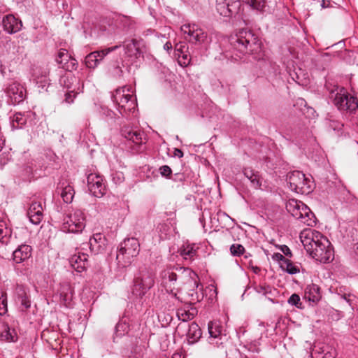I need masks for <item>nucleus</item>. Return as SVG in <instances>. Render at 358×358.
Returning a JSON list of instances; mask_svg holds the SVG:
<instances>
[{"instance_id":"obj_1","label":"nucleus","mask_w":358,"mask_h":358,"mask_svg":"<svg viewBox=\"0 0 358 358\" xmlns=\"http://www.w3.org/2000/svg\"><path fill=\"white\" fill-rule=\"evenodd\" d=\"M178 273L172 268L162 271V285L167 293L173 297L180 301L178 296V292L181 285H189V287H197V275L195 272L187 268H176Z\"/></svg>"},{"instance_id":"obj_2","label":"nucleus","mask_w":358,"mask_h":358,"mask_svg":"<svg viewBox=\"0 0 358 358\" xmlns=\"http://www.w3.org/2000/svg\"><path fill=\"white\" fill-rule=\"evenodd\" d=\"M326 87L329 92V99L338 110L349 113H354L357 110V99L350 94L346 89L329 83H327Z\"/></svg>"},{"instance_id":"obj_3","label":"nucleus","mask_w":358,"mask_h":358,"mask_svg":"<svg viewBox=\"0 0 358 358\" xmlns=\"http://www.w3.org/2000/svg\"><path fill=\"white\" fill-rule=\"evenodd\" d=\"M230 43L233 49L240 53L236 54L240 59L241 55L257 52L261 49L257 37L247 29H242L235 36L231 37Z\"/></svg>"},{"instance_id":"obj_4","label":"nucleus","mask_w":358,"mask_h":358,"mask_svg":"<svg viewBox=\"0 0 358 358\" xmlns=\"http://www.w3.org/2000/svg\"><path fill=\"white\" fill-rule=\"evenodd\" d=\"M123 48V55L122 56V63L126 66L135 65L136 66L143 59V53L145 50V43L142 39H128L125 40L122 45H118Z\"/></svg>"},{"instance_id":"obj_5","label":"nucleus","mask_w":358,"mask_h":358,"mask_svg":"<svg viewBox=\"0 0 358 358\" xmlns=\"http://www.w3.org/2000/svg\"><path fill=\"white\" fill-rule=\"evenodd\" d=\"M133 93L132 87L124 86L117 88L112 95L113 101L117 105V110L122 116L127 115L128 113H134L136 108V98Z\"/></svg>"},{"instance_id":"obj_6","label":"nucleus","mask_w":358,"mask_h":358,"mask_svg":"<svg viewBox=\"0 0 358 358\" xmlns=\"http://www.w3.org/2000/svg\"><path fill=\"white\" fill-rule=\"evenodd\" d=\"M85 223L84 212L80 209L73 210L64 216L61 229L66 233H80L85 229Z\"/></svg>"},{"instance_id":"obj_7","label":"nucleus","mask_w":358,"mask_h":358,"mask_svg":"<svg viewBox=\"0 0 358 358\" xmlns=\"http://www.w3.org/2000/svg\"><path fill=\"white\" fill-rule=\"evenodd\" d=\"M140 244L135 238L124 240L120 245L116 259L119 265L125 267L130 264L133 258L139 252Z\"/></svg>"},{"instance_id":"obj_8","label":"nucleus","mask_w":358,"mask_h":358,"mask_svg":"<svg viewBox=\"0 0 358 358\" xmlns=\"http://www.w3.org/2000/svg\"><path fill=\"white\" fill-rule=\"evenodd\" d=\"M154 284L153 274L146 269L142 270L134 279L132 294L137 299H142L153 287Z\"/></svg>"},{"instance_id":"obj_9","label":"nucleus","mask_w":358,"mask_h":358,"mask_svg":"<svg viewBox=\"0 0 358 358\" xmlns=\"http://www.w3.org/2000/svg\"><path fill=\"white\" fill-rule=\"evenodd\" d=\"M287 180L290 189L296 193L308 194L313 190V182L311 178L306 177L301 171H294L290 173Z\"/></svg>"},{"instance_id":"obj_10","label":"nucleus","mask_w":358,"mask_h":358,"mask_svg":"<svg viewBox=\"0 0 358 358\" xmlns=\"http://www.w3.org/2000/svg\"><path fill=\"white\" fill-rule=\"evenodd\" d=\"M289 211L292 216L301 223L313 227L316 223V217L310 208L301 201H295L294 203H289Z\"/></svg>"},{"instance_id":"obj_11","label":"nucleus","mask_w":358,"mask_h":358,"mask_svg":"<svg viewBox=\"0 0 358 358\" xmlns=\"http://www.w3.org/2000/svg\"><path fill=\"white\" fill-rule=\"evenodd\" d=\"M323 241L317 244L312 251H309L308 254L316 261L322 263H327L334 259V251L331 248V243L326 238L322 239Z\"/></svg>"},{"instance_id":"obj_12","label":"nucleus","mask_w":358,"mask_h":358,"mask_svg":"<svg viewBox=\"0 0 358 358\" xmlns=\"http://www.w3.org/2000/svg\"><path fill=\"white\" fill-rule=\"evenodd\" d=\"M327 237L320 231L310 228L305 229L300 233L301 241L307 253L309 251H312L317 244L323 241L322 239H325Z\"/></svg>"},{"instance_id":"obj_13","label":"nucleus","mask_w":358,"mask_h":358,"mask_svg":"<svg viewBox=\"0 0 358 358\" xmlns=\"http://www.w3.org/2000/svg\"><path fill=\"white\" fill-rule=\"evenodd\" d=\"M60 83L68 90L65 94L66 102L68 103H73V99L76 97V94L81 91L80 80L69 73L62 77L60 80Z\"/></svg>"},{"instance_id":"obj_14","label":"nucleus","mask_w":358,"mask_h":358,"mask_svg":"<svg viewBox=\"0 0 358 358\" xmlns=\"http://www.w3.org/2000/svg\"><path fill=\"white\" fill-rule=\"evenodd\" d=\"M87 187L90 193L98 198L106 193V185L102 176L92 173L87 176Z\"/></svg>"},{"instance_id":"obj_15","label":"nucleus","mask_w":358,"mask_h":358,"mask_svg":"<svg viewBox=\"0 0 358 358\" xmlns=\"http://www.w3.org/2000/svg\"><path fill=\"white\" fill-rule=\"evenodd\" d=\"M209 344L219 347L227 340L226 334L223 327L217 322H210L208 325Z\"/></svg>"},{"instance_id":"obj_16","label":"nucleus","mask_w":358,"mask_h":358,"mask_svg":"<svg viewBox=\"0 0 358 358\" xmlns=\"http://www.w3.org/2000/svg\"><path fill=\"white\" fill-rule=\"evenodd\" d=\"M49 69L45 66H35L33 69V79L39 89V92L46 91L49 85L48 78Z\"/></svg>"},{"instance_id":"obj_17","label":"nucleus","mask_w":358,"mask_h":358,"mask_svg":"<svg viewBox=\"0 0 358 358\" xmlns=\"http://www.w3.org/2000/svg\"><path fill=\"white\" fill-rule=\"evenodd\" d=\"M14 300L20 305L22 311L27 310L31 306L29 289L22 285H17L14 292Z\"/></svg>"},{"instance_id":"obj_18","label":"nucleus","mask_w":358,"mask_h":358,"mask_svg":"<svg viewBox=\"0 0 358 358\" xmlns=\"http://www.w3.org/2000/svg\"><path fill=\"white\" fill-rule=\"evenodd\" d=\"M180 30L189 37V41L202 42L206 37V33L199 27V24H183Z\"/></svg>"},{"instance_id":"obj_19","label":"nucleus","mask_w":358,"mask_h":358,"mask_svg":"<svg viewBox=\"0 0 358 358\" xmlns=\"http://www.w3.org/2000/svg\"><path fill=\"white\" fill-rule=\"evenodd\" d=\"M117 48H119V46L115 45L101 50L94 51L90 53L85 57L86 66L88 68H95L99 62L104 58V57H106L110 52L115 51Z\"/></svg>"},{"instance_id":"obj_20","label":"nucleus","mask_w":358,"mask_h":358,"mask_svg":"<svg viewBox=\"0 0 358 358\" xmlns=\"http://www.w3.org/2000/svg\"><path fill=\"white\" fill-rule=\"evenodd\" d=\"M56 62L61 68L68 71L75 70L78 64L76 60L72 58L65 49L59 50L56 57Z\"/></svg>"},{"instance_id":"obj_21","label":"nucleus","mask_w":358,"mask_h":358,"mask_svg":"<svg viewBox=\"0 0 358 358\" xmlns=\"http://www.w3.org/2000/svg\"><path fill=\"white\" fill-rule=\"evenodd\" d=\"M121 134L127 140L137 145H141L145 143V134L139 130L134 129L129 127H124L121 129Z\"/></svg>"},{"instance_id":"obj_22","label":"nucleus","mask_w":358,"mask_h":358,"mask_svg":"<svg viewBox=\"0 0 358 358\" xmlns=\"http://www.w3.org/2000/svg\"><path fill=\"white\" fill-rule=\"evenodd\" d=\"M27 216L32 224H39L43 218V208L41 203L32 202L27 210Z\"/></svg>"},{"instance_id":"obj_23","label":"nucleus","mask_w":358,"mask_h":358,"mask_svg":"<svg viewBox=\"0 0 358 358\" xmlns=\"http://www.w3.org/2000/svg\"><path fill=\"white\" fill-rule=\"evenodd\" d=\"M25 90L24 87L17 83H13L9 85L7 90V94L11 99L13 103H19L24 99Z\"/></svg>"},{"instance_id":"obj_24","label":"nucleus","mask_w":358,"mask_h":358,"mask_svg":"<svg viewBox=\"0 0 358 358\" xmlns=\"http://www.w3.org/2000/svg\"><path fill=\"white\" fill-rule=\"evenodd\" d=\"M315 358H336V350L331 345L320 343L315 346L313 350Z\"/></svg>"},{"instance_id":"obj_25","label":"nucleus","mask_w":358,"mask_h":358,"mask_svg":"<svg viewBox=\"0 0 358 358\" xmlns=\"http://www.w3.org/2000/svg\"><path fill=\"white\" fill-rule=\"evenodd\" d=\"M18 336L14 329H11L7 323L0 326V341L6 343H15Z\"/></svg>"},{"instance_id":"obj_26","label":"nucleus","mask_w":358,"mask_h":358,"mask_svg":"<svg viewBox=\"0 0 358 358\" xmlns=\"http://www.w3.org/2000/svg\"><path fill=\"white\" fill-rule=\"evenodd\" d=\"M71 266L78 272L83 271L87 264V257L84 253L75 254L69 259Z\"/></svg>"},{"instance_id":"obj_27","label":"nucleus","mask_w":358,"mask_h":358,"mask_svg":"<svg viewBox=\"0 0 358 358\" xmlns=\"http://www.w3.org/2000/svg\"><path fill=\"white\" fill-rule=\"evenodd\" d=\"M31 246L28 245L22 244L20 245L13 252V260L17 264H20L28 259L31 255Z\"/></svg>"},{"instance_id":"obj_28","label":"nucleus","mask_w":358,"mask_h":358,"mask_svg":"<svg viewBox=\"0 0 358 358\" xmlns=\"http://www.w3.org/2000/svg\"><path fill=\"white\" fill-rule=\"evenodd\" d=\"M60 299L66 307H71L73 298V289L69 283L65 282L61 285L59 289Z\"/></svg>"},{"instance_id":"obj_29","label":"nucleus","mask_w":358,"mask_h":358,"mask_svg":"<svg viewBox=\"0 0 358 358\" xmlns=\"http://www.w3.org/2000/svg\"><path fill=\"white\" fill-rule=\"evenodd\" d=\"M201 330L199 325L195 322H192L189 325V329L187 333V340L189 344L196 343L201 336Z\"/></svg>"},{"instance_id":"obj_30","label":"nucleus","mask_w":358,"mask_h":358,"mask_svg":"<svg viewBox=\"0 0 358 358\" xmlns=\"http://www.w3.org/2000/svg\"><path fill=\"white\" fill-rule=\"evenodd\" d=\"M104 242L105 239L103 236L100 233L96 234L90 238V248L94 252H99L103 249Z\"/></svg>"},{"instance_id":"obj_31","label":"nucleus","mask_w":358,"mask_h":358,"mask_svg":"<svg viewBox=\"0 0 358 358\" xmlns=\"http://www.w3.org/2000/svg\"><path fill=\"white\" fill-rule=\"evenodd\" d=\"M195 244H186L183 245L179 250L178 253L185 260H192L196 254V249Z\"/></svg>"},{"instance_id":"obj_32","label":"nucleus","mask_w":358,"mask_h":358,"mask_svg":"<svg viewBox=\"0 0 358 358\" xmlns=\"http://www.w3.org/2000/svg\"><path fill=\"white\" fill-rule=\"evenodd\" d=\"M243 174L250 181L251 185L254 188H260L262 180L257 172L254 171L250 168H245L243 170Z\"/></svg>"},{"instance_id":"obj_33","label":"nucleus","mask_w":358,"mask_h":358,"mask_svg":"<svg viewBox=\"0 0 358 358\" xmlns=\"http://www.w3.org/2000/svg\"><path fill=\"white\" fill-rule=\"evenodd\" d=\"M305 294L306 297L313 302L318 301L321 298L320 289L315 284L308 285L306 288Z\"/></svg>"},{"instance_id":"obj_34","label":"nucleus","mask_w":358,"mask_h":358,"mask_svg":"<svg viewBox=\"0 0 358 358\" xmlns=\"http://www.w3.org/2000/svg\"><path fill=\"white\" fill-rule=\"evenodd\" d=\"M185 48V45L183 44H177L176 45V50L178 52L177 53L178 61L179 64L182 66H188L191 62L189 55L183 50V48Z\"/></svg>"},{"instance_id":"obj_35","label":"nucleus","mask_w":358,"mask_h":358,"mask_svg":"<svg viewBox=\"0 0 358 358\" xmlns=\"http://www.w3.org/2000/svg\"><path fill=\"white\" fill-rule=\"evenodd\" d=\"M197 310L195 308H190L188 309L186 308H180L177 311V316L179 320L182 322H187L192 320L196 315Z\"/></svg>"},{"instance_id":"obj_36","label":"nucleus","mask_w":358,"mask_h":358,"mask_svg":"<svg viewBox=\"0 0 358 358\" xmlns=\"http://www.w3.org/2000/svg\"><path fill=\"white\" fill-rule=\"evenodd\" d=\"M187 288L189 289V292L187 293L188 299L187 301L190 303H195L196 302H199L203 298V294L202 292H199L197 289L199 287V282H197V287H189V285H186Z\"/></svg>"},{"instance_id":"obj_37","label":"nucleus","mask_w":358,"mask_h":358,"mask_svg":"<svg viewBox=\"0 0 358 358\" xmlns=\"http://www.w3.org/2000/svg\"><path fill=\"white\" fill-rule=\"evenodd\" d=\"M282 270L286 271L287 273L294 275L300 272V264H294L289 259L282 262L280 266Z\"/></svg>"},{"instance_id":"obj_38","label":"nucleus","mask_w":358,"mask_h":358,"mask_svg":"<svg viewBox=\"0 0 358 358\" xmlns=\"http://www.w3.org/2000/svg\"><path fill=\"white\" fill-rule=\"evenodd\" d=\"M336 294L340 296L341 299L346 301V302L351 306L352 301L355 298V296L350 293L346 287L341 286L339 287H337L336 289Z\"/></svg>"},{"instance_id":"obj_39","label":"nucleus","mask_w":358,"mask_h":358,"mask_svg":"<svg viewBox=\"0 0 358 358\" xmlns=\"http://www.w3.org/2000/svg\"><path fill=\"white\" fill-rule=\"evenodd\" d=\"M75 191L72 186L68 185L62 188L61 192V196L63 201L66 203L72 202L74 197Z\"/></svg>"},{"instance_id":"obj_40","label":"nucleus","mask_w":358,"mask_h":358,"mask_svg":"<svg viewBox=\"0 0 358 358\" xmlns=\"http://www.w3.org/2000/svg\"><path fill=\"white\" fill-rule=\"evenodd\" d=\"M99 113L106 118V120H113L119 117L117 114H116L111 109L108 108L107 106H101L99 108Z\"/></svg>"},{"instance_id":"obj_41","label":"nucleus","mask_w":358,"mask_h":358,"mask_svg":"<svg viewBox=\"0 0 358 358\" xmlns=\"http://www.w3.org/2000/svg\"><path fill=\"white\" fill-rule=\"evenodd\" d=\"M10 233V231L7 228L5 222L0 220V242L2 243H7Z\"/></svg>"},{"instance_id":"obj_42","label":"nucleus","mask_w":358,"mask_h":358,"mask_svg":"<svg viewBox=\"0 0 358 358\" xmlns=\"http://www.w3.org/2000/svg\"><path fill=\"white\" fill-rule=\"evenodd\" d=\"M26 123V118L21 113H15L12 118V126L14 129L21 128Z\"/></svg>"},{"instance_id":"obj_43","label":"nucleus","mask_w":358,"mask_h":358,"mask_svg":"<svg viewBox=\"0 0 358 358\" xmlns=\"http://www.w3.org/2000/svg\"><path fill=\"white\" fill-rule=\"evenodd\" d=\"M3 30L8 34H14L20 31L22 24H0Z\"/></svg>"},{"instance_id":"obj_44","label":"nucleus","mask_w":358,"mask_h":358,"mask_svg":"<svg viewBox=\"0 0 358 358\" xmlns=\"http://www.w3.org/2000/svg\"><path fill=\"white\" fill-rule=\"evenodd\" d=\"M8 311L6 294L0 292V315H3Z\"/></svg>"},{"instance_id":"obj_45","label":"nucleus","mask_w":358,"mask_h":358,"mask_svg":"<svg viewBox=\"0 0 358 358\" xmlns=\"http://www.w3.org/2000/svg\"><path fill=\"white\" fill-rule=\"evenodd\" d=\"M230 252L234 256H241L244 253L245 248L241 244H233L230 247Z\"/></svg>"},{"instance_id":"obj_46","label":"nucleus","mask_w":358,"mask_h":358,"mask_svg":"<svg viewBox=\"0 0 358 358\" xmlns=\"http://www.w3.org/2000/svg\"><path fill=\"white\" fill-rule=\"evenodd\" d=\"M243 1L250 5L252 8L256 10H262L264 6L263 0H243Z\"/></svg>"},{"instance_id":"obj_47","label":"nucleus","mask_w":358,"mask_h":358,"mask_svg":"<svg viewBox=\"0 0 358 358\" xmlns=\"http://www.w3.org/2000/svg\"><path fill=\"white\" fill-rule=\"evenodd\" d=\"M288 303L292 306H295L296 307L301 308V302L300 297L296 294H293L288 299Z\"/></svg>"},{"instance_id":"obj_48","label":"nucleus","mask_w":358,"mask_h":358,"mask_svg":"<svg viewBox=\"0 0 358 358\" xmlns=\"http://www.w3.org/2000/svg\"><path fill=\"white\" fill-rule=\"evenodd\" d=\"M112 180L115 184H120L124 180V176L122 172L115 171L111 174Z\"/></svg>"},{"instance_id":"obj_49","label":"nucleus","mask_w":358,"mask_h":358,"mask_svg":"<svg viewBox=\"0 0 358 358\" xmlns=\"http://www.w3.org/2000/svg\"><path fill=\"white\" fill-rule=\"evenodd\" d=\"M127 327L124 323H117L115 327V335L116 336H121L124 334V331H126V329Z\"/></svg>"},{"instance_id":"obj_50","label":"nucleus","mask_w":358,"mask_h":358,"mask_svg":"<svg viewBox=\"0 0 358 358\" xmlns=\"http://www.w3.org/2000/svg\"><path fill=\"white\" fill-rule=\"evenodd\" d=\"M160 174L165 178H169L172 173L171 169L167 166L164 165L159 168Z\"/></svg>"},{"instance_id":"obj_51","label":"nucleus","mask_w":358,"mask_h":358,"mask_svg":"<svg viewBox=\"0 0 358 358\" xmlns=\"http://www.w3.org/2000/svg\"><path fill=\"white\" fill-rule=\"evenodd\" d=\"M217 10H220L222 8H227L228 11H231L229 8V2L228 0H216Z\"/></svg>"},{"instance_id":"obj_52","label":"nucleus","mask_w":358,"mask_h":358,"mask_svg":"<svg viewBox=\"0 0 358 358\" xmlns=\"http://www.w3.org/2000/svg\"><path fill=\"white\" fill-rule=\"evenodd\" d=\"M2 22H22V21L13 15H6L3 17Z\"/></svg>"},{"instance_id":"obj_53","label":"nucleus","mask_w":358,"mask_h":358,"mask_svg":"<svg viewBox=\"0 0 358 358\" xmlns=\"http://www.w3.org/2000/svg\"><path fill=\"white\" fill-rule=\"evenodd\" d=\"M273 259L278 262L280 266L282 265V262L287 259L280 253H275L273 255Z\"/></svg>"},{"instance_id":"obj_54","label":"nucleus","mask_w":358,"mask_h":358,"mask_svg":"<svg viewBox=\"0 0 358 358\" xmlns=\"http://www.w3.org/2000/svg\"><path fill=\"white\" fill-rule=\"evenodd\" d=\"M280 250L282 252V253L287 257H292V252L288 246L285 245H280Z\"/></svg>"},{"instance_id":"obj_55","label":"nucleus","mask_w":358,"mask_h":358,"mask_svg":"<svg viewBox=\"0 0 358 358\" xmlns=\"http://www.w3.org/2000/svg\"><path fill=\"white\" fill-rule=\"evenodd\" d=\"M122 70L120 67L116 66L114 68L112 74L114 77H121L122 76Z\"/></svg>"},{"instance_id":"obj_56","label":"nucleus","mask_w":358,"mask_h":358,"mask_svg":"<svg viewBox=\"0 0 358 358\" xmlns=\"http://www.w3.org/2000/svg\"><path fill=\"white\" fill-rule=\"evenodd\" d=\"M174 155L178 158H181L183 157V152L181 150L176 148L174 150Z\"/></svg>"},{"instance_id":"obj_57","label":"nucleus","mask_w":358,"mask_h":358,"mask_svg":"<svg viewBox=\"0 0 358 358\" xmlns=\"http://www.w3.org/2000/svg\"><path fill=\"white\" fill-rule=\"evenodd\" d=\"M330 5H331V2H330V1H329V0H322V4H321V6H322V7L323 8H328V7H329V6H330Z\"/></svg>"},{"instance_id":"obj_58","label":"nucleus","mask_w":358,"mask_h":358,"mask_svg":"<svg viewBox=\"0 0 358 358\" xmlns=\"http://www.w3.org/2000/svg\"><path fill=\"white\" fill-rule=\"evenodd\" d=\"M164 48L166 50L169 51V50H171V49L172 48V45H171V43L170 42H167V43H166L164 44Z\"/></svg>"},{"instance_id":"obj_59","label":"nucleus","mask_w":358,"mask_h":358,"mask_svg":"<svg viewBox=\"0 0 358 358\" xmlns=\"http://www.w3.org/2000/svg\"><path fill=\"white\" fill-rule=\"evenodd\" d=\"M171 358H184V357L182 356V355H180L179 353H175L173 355Z\"/></svg>"},{"instance_id":"obj_60","label":"nucleus","mask_w":358,"mask_h":358,"mask_svg":"<svg viewBox=\"0 0 358 358\" xmlns=\"http://www.w3.org/2000/svg\"><path fill=\"white\" fill-rule=\"evenodd\" d=\"M210 290L213 291L216 294V290L213 287L209 288Z\"/></svg>"},{"instance_id":"obj_61","label":"nucleus","mask_w":358,"mask_h":358,"mask_svg":"<svg viewBox=\"0 0 358 358\" xmlns=\"http://www.w3.org/2000/svg\"><path fill=\"white\" fill-rule=\"evenodd\" d=\"M357 249H358V247H357Z\"/></svg>"}]
</instances>
